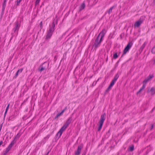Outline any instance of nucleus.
Listing matches in <instances>:
<instances>
[{"label": "nucleus", "instance_id": "1", "mask_svg": "<svg viewBox=\"0 0 155 155\" xmlns=\"http://www.w3.org/2000/svg\"><path fill=\"white\" fill-rule=\"evenodd\" d=\"M71 121V118L70 117L66 121L65 123L64 124L63 126L58 132L57 134L59 135L60 137L61 136L63 132L65 130L67 127L70 124Z\"/></svg>", "mask_w": 155, "mask_h": 155}, {"label": "nucleus", "instance_id": "2", "mask_svg": "<svg viewBox=\"0 0 155 155\" xmlns=\"http://www.w3.org/2000/svg\"><path fill=\"white\" fill-rule=\"evenodd\" d=\"M54 27L55 25L54 22H53L52 24V26L50 27L49 30L47 32L45 38L46 39H48L51 38L54 31Z\"/></svg>", "mask_w": 155, "mask_h": 155}, {"label": "nucleus", "instance_id": "3", "mask_svg": "<svg viewBox=\"0 0 155 155\" xmlns=\"http://www.w3.org/2000/svg\"><path fill=\"white\" fill-rule=\"evenodd\" d=\"M106 114L105 113L102 114L101 117L100 119L98 122V127L97 129L98 131H100L101 129L105 119Z\"/></svg>", "mask_w": 155, "mask_h": 155}, {"label": "nucleus", "instance_id": "4", "mask_svg": "<svg viewBox=\"0 0 155 155\" xmlns=\"http://www.w3.org/2000/svg\"><path fill=\"white\" fill-rule=\"evenodd\" d=\"M133 44L131 42L128 43L127 45L124 49L123 55L125 54L127 52L129 51V50L132 47Z\"/></svg>", "mask_w": 155, "mask_h": 155}, {"label": "nucleus", "instance_id": "5", "mask_svg": "<svg viewBox=\"0 0 155 155\" xmlns=\"http://www.w3.org/2000/svg\"><path fill=\"white\" fill-rule=\"evenodd\" d=\"M103 40V39L100 38L99 39V37H97L95 40V42L93 46L95 48H96L100 46L101 43Z\"/></svg>", "mask_w": 155, "mask_h": 155}, {"label": "nucleus", "instance_id": "6", "mask_svg": "<svg viewBox=\"0 0 155 155\" xmlns=\"http://www.w3.org/2000/svg\"><path fill=\"white\" fill-rule=\"evenodd\" d=\"M14 140H13L11 143L8 145V147L6 149L5 153H4V155L6 154L11 150L12 146L15 143Z\"/></svg>", "mask_w": 155, "mask_h": 155}, {"label": "nucleus", "instance_id": "7", "mask_svg": "<svg viewBox=\"0 0 155 155\" xmlns=\"http://www.w3.org/2000/svg\"><path fill=\"white\" fill-rule=\"evenodd\" d=\"M107 30L105 29H103L101 31L100 33L97 37H99L100 36H101V38L103 39L105 34L107 32Z\"/></svg>", "mask_w": 155, "mask_h": 155}, {"label": "nucleus", "instance_id": "8", "mask_svg": "<svg viewBox=\"0 0 155 155\" xmlns=\"http://www.w3.org/2000/svg\"><path fill=\"white\" fill-rule=\"evenodd\" d=\"M82 147L81 146H78L76 150L75 151V155H79L81 153Z\"/></svg>", "mask_w": 155, "mask_h": 155}, {"label": "nucleus", "instance_id": "9", "mask_svg": "<svg viewBox=\"0 0 155 155\" xmlns=\"http://www.w3.org/2000/svg\"><path fill=\"white\" fill-rule=\"evenodd\" d=\"M153 77V76L152 75H150L148 76L143 81V82L146 84Z\"/></svg>", "mask_w": 155, "mask_h": 155}, {"label": "nucleus", "instance_id": "10", "mask_svg": "<svg viewBox=\"0 0 155 155\" xmlns=\"http://www.w3.org/2000/svg\"><path fill=\"white\" fill-rule=\"evenodd\" d=\"M142 21L140 20H139L138 21H136L134 24V27L135 28L139 27L142 23Z\"/></svg>", "mask_w": 155, "mask_h": 155}, {"label": "nucleus", "instance_id": "11", "mask_svg": "<svg viewBox=\"0 0 155 155\" xmlns=\"http://www.w3.org/2000/svg\"><path fill=\"white\" fill-rule=\"evenodd\" d=\"M20 27V25H19L18 22V21L16 22H15V26L13 28V30L15 32L16 31H18Z\"/></svg>", "mask_w": 155, "mask_h": 155}, {"label": "nucleus", "instance_id": "12", "mask_svg": "<svg viewBox=\"0 0 155 155\" xmlns=\"http://www.w3.org/2000/svg\"><path fill=\"white\" fill-rule=\"evenodd\" d=\"M23 70V68H21L19 69L17 72L15 74V76H14L13 77L14 79H16L17 77L18 76V74L20 73H21L22 71Z\"/></svg>", "mask_w": 155, "mask_h": 155}, {"label": "nucleus", "instance_id": "13", "mask_svg": "<svg viewBox=\"0 0 155 155\" xmlns=\"http://www.w3.org/2000/svg\"><path fill=\"white\" fill-rule=\"evenodd\" d=\"M115 83V82L112 81L111 82L108 88H107V90H108L111 89V87L114 85V84Z\"/></svg>", "mask_w": 155, "mask_h": 155}, {"label": "nucleus", "instance_id": "14", "mask_svg": "<svg viewBox=\"0 0 155 155\" xmlns=\"http://www.w3.org/2000/svg\"><path fill=\"white\" fill-rule=\"evenodd\" d=\"M21 136V134L19 133H18L15 136L14 139L13 140H14L15 143V142L16 140L17 139H18L19 138L20 136Z\"/></svg>", "mask_w": 155, "mask_h": 155}, {"label": "nucleus", "instance_id": "15", "mask_svg": "<svg viewBox=\"0 0 155 155\" xmlns=\"http://www.w3.org/2000/svg\"><path fill=\"white\" fill-rule=\"evenodd\" d=\"M119 76L118 74H117L114 76L113 79L112 80L113 81H117V80L119 78Z\"/></svg>", "mask_w": 155, "mask_h": 155}, {"label": "nucleus", "instance_id": "16", "mask_svg": "<svg viewBox=\"0 0 155 155\" xmlns=\"http://www.w3.org/2000/svg\"><path fill=\"white\" fill-rule=\"evenodd\" d=\"M45 69V67H44L43 66V65L41 66L40 67L39 69V70L40 72H41V71H43Z\"/></svg>", "mask_w": 155, "mask_h": 155}, {"label": "nucleus", "instance_id": "17", "mask_svg": "<svg viewBox=\"0 0 155 155\" xmlns=\"http://www.w3.org/2000/svg\"><path fill=\"white\" fill-rule=\"evenodd\" d=\"M152 94H155V88L153 87H152L150 90Z\"/></svg>", "mask_w": 155, "mask_h": 155}, {"label": "nucleus", "instance_id": "18", "mask_svg": "<svg viewBox=\"0 0 155 155\" xmlns=\"http://www.w3.org/2000/svg\"><path fill=\"white\" fill-rule=\"evenodd\" d=\"M85 6V5L84 3V2L83 3L81 6L80 10H82V9H84V8Z\"/></svg>", "mask_w": 155, "mask_h": 155}, {"label": "nucleus", "instance_id": "19", "mask_svg": "<svg viewBox=\"0 0 155 155\" xmlns=\"http://www.w3.org/2000/svg\"><path fill=\"white\" fill-rule=\"evenodd\" d=\"M114 6H113L110 8L108 10V13L109 14H110L112 11V10L114 8Z\"/></svg>", "mask_w": 155, "mask_h": 155}, {"label": "nucleus", "instance_id": "20", "mask_svg": "<svg viewBox=\"0 0 155 155\" xmlns=\"http://www.w3.org/2000/svg\"><path fill=\"white\" fill-rule=\"evenodd\" d=\"M9 105H10V104H9L7 106V107H6V110H5V114H6L7 113V111H8V108H9Z\"/></svg>", "mask_w": 155, "mask_h": 155}, {"label": "nucleus", "instance_id": "21", "mask_svg": "<svg viewBox=\"0 0 155 155\" xmlns=\"http://www.w3.org/2000/svg\"><path fill=\"white\" fill-rule=\"evenodd\" d=\"M129 150L130 151H133L134 149V146L133 145L131 146H130V147H129Z\"/></svg>", "mask_w": 155, "mask_h": 155}, {"label": "nucleus", "instance_id": "22", "mask_svg": "<svg viewBox=\"0 0 155 155\" xmlns=\"http://www.w3.org/2000/svg\"><path fill=\"white\" fill-rule=\"evenodd\" d=\"M40 0H36L35 3V6H36L37 5H38L39 4V3L40 2Z\"/></svg>", "mask_w": 155, "mask_h": 155}, {"label": "nucleus", "instance_id": "23", "mask_svg": "<svg viewBox=\"0 0 155 155\" xmlns=\"http://www.w3.org/2000/svg\"><path fill=\"white\" fill-rule=\"evenodd\" d=\"M151 52L153 54H155V46L152 48Z\"/></svg>", "mask_w": 155, "mask_h": 155}, {"label": "nucleus", "instance_id": "24", "mask_svg": "<svg viewBox=\"0 0 155 155\" xmlns=\"http://www.w3.org/2000/svg\"><path fill=\"white\" fill-rule=\"evenodd\" d=\"M118 56L117 53H115L113 55V57L114 58L116 59L117 58Z\"/></svg>", "mask_w": 155, "mask_h": 155}, {"label": "nucleus", "instance_id": "25", "mask_svg": "<svg viewBox=\"0 0 155 155\" xmlns=\"http://www.w3.org/2000/svg\"><path fill=\"white\" fill-rule=\"evenodd\" d=\"M143 89H143V88L141 87L140 88V90H139V91H138L137 92V94H139L140 93L141 91H142Z\"/></svg>", "mask_w": 155, "mask_h": 155}, {"label": "nucleus", "instance_id": "26", "mask_svg": "<svg viewBox=\"0 0 155 155\" xmlns=\"http://www.w3.org/2000/svg\"><path fill=\"white\" fill-rule=\"evenodd\" d=\"M62 114L61 113V112L60 113H58L57 114L56 116L55 117V118H57L59 117Z\"/></svg>", "mask_w": 155, "mask_h": 155}, {"label": "nucleus", "instance_id": "27", "mask_svg": "<svg viewBox=\"0 0 155 155\" xmlns=\"http://www.w3.org/2000/svg\"><path fill=\"white\" fill-rule=\"evenodd\" d=\"M146 84L143 82V85L141 87L143 89H144L146 87Z\"/></svg>", "mask_w": 155, "mask_h": 155}, {"label": "nucleus", "instance_id": "28", "mask_svg": "<svg viewBox=\"0 0 155 155\" xmlns=\"http://www.w3.org/2000/svg\"><path fill=\"white\" fill-rule=\"evenodd\" d=\"M21 0H17V5H19V4L20 3V2Z\"/></svg>", "mask_w": 155, "mask_h": 155}, {"label": "nucleus", "instance_id": "29", "mask_svg": "<svg viewBox=\"0 0 155 155\" xmlns=\"http://www.w3.org/2000/svg\"><path fill=\"white\" fill-rule=\"evenodd\" d=\"M40 27L42 28V21H41L40 23Z\"/></svg>", "mask_w": 155, "mask_h": 155}, {"label": "nucleus", "instance_id": "30", "mask_svg": "<svg viewBox=\"0 0 155 155\" xmlns=\"http://www.w3.org/2000/svg\"><path fill=\"white\" fill-rule=\"evenodd\" d=\"M65 111V109H63L62 110V111L61 112V113L63 114Z\"/></svg>", "mask_w": 155, "mask_h": 155}, {"label": "nucleus", "instance_id": "31", "mask_svg": "<svg viewBox=\"0 0 155 155\" xmlns=\"http://www.w3.org/2000/svg\"><path fill=\"white\" fill-rule=\"evenodd\" d=\"M3 142L2 141H1L0 142V146L2 144Z\"/></svg>", "mask_w": 155, "mask_h": 155}, {"label": "nucleus", "instance_id": "32", "mask_svg": "<svg viewBox=\"0 0 155 155\" xmlns=\"http://www.w3.org/2000/svg\"><path fill=\"white\" fill-rule=\"evenodd\" d=\"M6 1H7V0H4V2L5 3Z\"/></svg>", "mask_w": 155, "mask_h": 155}, {"label": "nucleus", "instance_id": "33", "mask_svg": "<svg viewBox=\"0 0 155 155\" xmlns=\"http://www.w3.org/2000/svg\"><path fill=\"white\" fill-rule=\"evenodd\" d=\"M67 107H65L64 109H65V110H66Z\"/></svg>", "mask_w": 155, "mask_h": 155}, {"label": "nucleus", "instance_id": "34", "mask_svg": "<svg viewBox=\"0 0 155 155\" xmlns=\"http://www.w3.org/2000/svg\"><path fill=\"white\" fill-rule=\"evenodd\" d=\"M82 155H85V153H83L82 154Z\"/></svg>", "mask_w": 155, "mask_h": 155}]
</instances>
